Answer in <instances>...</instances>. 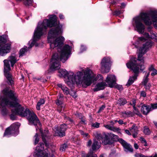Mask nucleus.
Listing matches in <instances>:
<instances>
[{"label":"nucleus","instance_id":"obj_1","mask_svg":"<svg viewBox=\"0 0 157 157\" xmlns=\"http://www.w3.org/2000/svg\"><path fill=\"white\" fill-rule=\"evenodd\" d=\"M56 27L52 28L48 33V41L50 43L51 48H56L58 53H55L52 56L51 61L52 70H56L60 68V61L64 63L68 58L71 51V48L68 45H65L61 48L63 44L64 38L62 36H59L56 38V37L62 33V25L57 24Z\"/></svg>","mask_w":157,"mask_h":157},{"label":"nucleus","instance_id":"obj_2","mask_svg":"<svg viewBox=\"0 0 157 157\" xmlns=\"http://www.w3.org/2000/svg\"><path fill=\"white\" fill-rule=\"evenodd\" d=\"M83 72L84 74L81 72L78 71L74 74L73 72H68L65 69H60L59 71V72L62 76L67 77L68 81L67 82L80 83L84 88L90 86L93 82L96 81L98 79L101 80L103 78L102 76L100 74L95 78V75L92 71L88 68L86 69Z\"/></svg>","mask_w":157,"mask_h":157},{"label":"nucleus","instance_id":"obj_3","mask_svg":"<svg viewBox=\"0 0 157 157\" xmlns=\"http://www.w3.org/2000/svg\"><path fill=\"white\" fill-rule=\"evenodd\" d=\"M57 17L55 15H53L50 17L49 20L44 19L42 23H38L36 29L35 30L33 40L30 41L29 43H30L28 48L26 46H24L23 48L20 49L19 52V56H23L25 52H26L29 49L35 45L38 46V44L36 43V41L40 39L41 36L43 35L44 32L47 29L48 27H52L56 26L57 25Z\"/></svg>","mask_w":157,"mask_h":157},{"label":"nucleus","instance_id":"obj_4","mask_svg":"<svg viewBox=\"0 0 157 157\" xmlns=\"http://www.w3.org/2000/svg\"><path fill=\"white\" fill-rule=\"evenodd\" d=\"M11 107L14 108L11 110L12 114L10 115L11 120H16V115H18L21 117H25L28 121V124L30 125H34L36 126L38 124H40L37 116L33 111L29 110L28 108L24 110V108L21 105L20 107Z\"/></svg>","mask_w":157,"mask_h":157},{"label":"nucleus","instance_id":"obj_5","mask_svg":"<svg viewBox=\"0 0 157 157\" xmlns=\"http://www.w3.org/2000/svg\"><path fill=\"white\" fill-rule=\"evenodd\" d=\"M151 17L152 19L149 14L143 13L133 19L137 31L140 33L142 34L145 28L144 25L142 23V21L146 25H149L153 23L155 27L157 29V12H153L151 14Z\"/></svg>","mask_w":157,"mask_h":157},{"label":"nucleus","instance_id":"obj_6","mask_svg":"<svg viewBox=\"0 0 157 157\" xmlns=\"http://www.w3.org/2000/svg\"><path fill=\"white\" fill-rule=\"evenodd\" d=\"M95 136L98 140H101L102 144L104 145L111 144L113 142L118 140L122 144L125 151L132 152L133 151V149L130 144L122 139H119L117 135L112 133L106 134L105 132L102 133L97 132L95 133Z\"/></svg>","mask_w":157,"mask_h":157},{"label":"nucleus","instance_id":"obj_7","mask_svg":"<svg viewBox=\"0 0 157 157\" xmlns=\"http://www.w3.org/2000/svg\"><path fill=\"white\" fill-rule=\"evenodd\" d=\"M2 92L5 97L11 99L12 101H10L8 99L1 97L0 98V108L6 105H9L10 107L21 106L18 95L14 91L6 88L3 90Z\"/></svg>","mask_w":157,"mask_h":157},{"label":"nucleus","instance_id":"obj_8","mask_svg":"<svg viewBox=\"0 0 157 157\" xmlns=\"http://www.w3.org/2000/svg\"><path fill=\"white\" fill-rule=\"evenodd\" d=\"M139 63V62L137 61L136 58H133L131 59L129 62L126 64L127 67L131 69L135 73L133 76L130 77L126 84V85L128 86L131 85L136 79L140 68V65H141V63H140L138 64Z\"/></svg>","mask_w":157,"mask_h":157},{"label":"nucleus","instance_id":"obj_9","mask_svg":"<svg viewBox=\"0 0 157 157\" xmlns=\"http://www.w3.org/2000/svg\"><path fill=\"white\" fill-rule=\"evenodd\" d=\"M17 61L16 56L13 55L10 56L8 57V60L5 59L3 61L4 66V75L9 82V83L11 85L13 84V81L12 79V75L9 72L11 68L9 61L10 62L11 67H13Z\"/></svg>","mask_w":157,"mask_h":157},{"label":"nucleus","instance_id":"obj_10","mask_svg":"<svg viewBox=\"0 0 157 157\" xmlns=\"http://www.w3.org/2000/svg\"><path fill=\"white\" fill-rule=\"evenodd\" d=\"M152 44V42L150 41L147 42L144 44H143L142 47L140 48L139 49L137 62H140L141 65H140V70L142 71H143L145 68L144 65V59L142 56L147 52V50L149 48L151 47Z\"/></svg>","mask_w":157,"mask_h":157},{"label":"nucleus","instance_id":"obj_11","mask_svg":"<svg viewBox=\"0 0 157 157\" xmlns=\"http://www.w3.org/2000/svg\"><path fill=\"white\" fill-rule=\"evenodd\" d=\"M7 37L5 35L0 36V55L3 56L10 51L11 44H5L7 41Z\"/></svg>","mask_w":157,"mask_h":157},{"label":"nucleus","instance_id":"obj_12","mask_svg":"<svg viewBox=\"0 0 157 157\" xmlns=\"http://www.w3.org/2000/svg\"><path fill=\"white\" fill-rule=\"evenodd\" d=\"M44 146L43 143H40L36 147L34 154L35 157H48V148L44 151Z\"/></svg>","mask_w":157,"mask_h":157},{"label":"nucleus","instance_id":"obj_13","mask_svg":"<svg viewBox=\"0 0 157 157\" xmlns=\"http://www.w3.org/2000/svg\"><path fill=\"white\" fill-rule=\"evenodd\" d=\"M111 63V60L109 57H104L102 59L101 63V71L104 73L108 72L110 69Z\"/></svg>","mask_w":157,"mask_h":157},{"label":"nucleus","instance_id":"obj_14","mask_svg":"<svg viewBox=\"0 0 157 157\" xmlns=\"http://www.w3.org/2000/svg\"><path fill=\"white\" fill-rule=\"evenodd\" d=\"M18 127L16 124H13L7 128L4 133V136L12 135L16 136L18 133Z\"/></svg>","mask_w":157,"mask_h":157},{"label":"nucleus","instance_id":"obj_15","mask_svg":"<svg viewBox=\"0 0 157 157\" xmlns=\"http://www.w3.org/2000/svg\"><path fill=\"white\" fill-rule=\"evenodd\" d=\"M68 128L65 124L61 125L60 127L57 128L55 131L56 135L60 137L64 136L65 135V131Z\"/></svg>","mask_w":157,"mask_h":157},{"label":"nucleus","instance_id":"obj_16","mask_svg":"<svg viewBox=\"0 0 157 157\" xmlns=\"http://www.w3.org/2000/svg\"><path fill=\"white\" fill-rule=\"evenodd\" d=\"M105 82L110 87H113L116 84L117 81L116 76L113 75H107Z\"/></svg>","mask_w":157,"mask_h":157},{"label":"nucleus","instance_id":"obj_17","mask_svg":"<svg viewBox=\"0 0 157 157\" xmlns=\"http://www.w3.org/2000/svg\"><path fill=\"white\" fill-rule=\"evenodd\" d=\"M151 111V106L147 105H143L141 108V111L144 115L147 114Z\"/></svg>","mask_w":157,"mask_h":157},{"label":"nucleus","instance_id":"obj_18","mask_svg":"<svg viewBox=\"0 0 157 157\" xmlns=\"http://www.w3.org/2000/svg\"><path fill=\"white\" fill-rule=\"evenodd\" d=\"M106 85V84L104 82L98 83L96 85L94 89V91H97L103 90Z\"/></svg>","mask_w":157,"mask_h":157},{"label":"nucleus","instance_id":"obj_19","mask_svg":"<svg viewBox=\"0 0 157 157\" xmlns=\"http://www.w3.org/2000/svg\"><path fill=\"white\" fill-rule=\"evenodd\" d=\"M101 142L98 143L96 140H94L91 147L93 151L97 150L100 147Z\"/></svg>","mask_w":157,"mask_h":157},{"label":"nucleus","instance_id":"obj_20","mask_svg":"<svg viewBox=\"0 0 157 157\" xmlns=\"http://www.w3.org/2000/svg\"><path fill=\"white\" fill-rule=\"evenodd\" d=\"M104 126L106 128L115 132L121 130V129L119 128H117L110 125H104Z\"/></svg>","mask_w":157,"mask_h":157},{"label":"nucleus","instance_id":"obj_21","mask_svg":"<svg viewBox=\"0 0 157 157\" xmlns=\"http://www.w3.org/2000/svg\"><path fill=\"white\" fill-rule=\"evenodd\" d=\"M48 131H45L44 133H41V136L42 137V140L44 143L46 147H47L48 146V144L47 143L46 139V138H47V134L48 133Z\"/></svg>","mask_w":157,"mask_h":157},{"label":"nucleus","instance_id":"obj_22","mask_svg":"<svg viewBox=\"0 0 157 157\" xmlns=\"http://www.w3.org/2000/svg\"><path fill=\"white\" fill-rule=\"evenodd\" d=\"M150 72H148L147 75L144 77L143 81L142 82V85H145V84L147 83L149 80L148 77L150 75Z\"/></svg>","mask_w":157,"mask_h":157},{"label":"nucleus","instance_id":"obj_23","mask_svg":"<svg viewBox=\"0 0 157 157\" xmlns=\"http://www.w3.org/2000/svg\"><path fill=\"white\" fill-rule=\"evenodd\" d=\"M17 2L23 1L24 4L26 6H29L33 2V0H16Z\"/></svg>","mask_w":157,"mask_h":157},{"label":"nucleus","instance_id":"obj_24","mask_svg":"<svg viewBox=\"0 0 157 157\" xmlns=\"http://www.w3.org/2000/svg\"><path fill=\"white\" fill-rule=\"evenodd\" d=\"M45 103V101L44 99H40L38 102L36 106V108L37 110H40V106L41 105L44 104Z\"/></svg>","mask_w":157,"mask_h":157},{"label":"nucleus","instance_id":"obj_25","mask_svg":"<svg viewBox=\"0 0 157 157\" xmlns=\"http://www.w3.org/2000/svg\"><path fill=\"white\" fill-rule=\"evenodd\" d=\"M131 132L132 133L138 132V128L136 124H134L133 125L131 128H130Z\"/></svg>","mask_w":157,"mask_h":157},{"label":"nucleus","instance_id":"obj_26","mask_svg":"<svg viewBox=\"0 0 157 157\" xmlns=\"http://www.w3.org/2000/svg\"><path fill=\"white\" fill-rule=\"evenodd\" d=\"M127 103L126 100L123 98H120L118 100V104L120 105H123Z\"/></svg>","mask_w":157,"mask_h":157},{"label":"nucleus","instance_id":"obj_27","mask_svg":"<svg viewBox=\"0 0 157 157\" xmlns=\"http://www.w3.org/2000/svg\"><path fill=\"white\" fill-rule=\"evenodd\" d=\"M62 89L63 90V92L66 95H67L70 94L69 89L65 86H62Z\"/></svg>","mask_w":157,"mask_h":157},{"label":"nucleus","instance_id":"obj_28","mask_svg":"<svg viewBox=\"0 0 157 157\" xmlns=\"http://www.w3.org/2000/svg\"><path fill=\"white\" fill-rule=\"evenodd\" d=\"M143 132L145 135H149L150 134V131L146 126H145L144 128Z\"/></svg>","mask_w":157,"mask_h":157},{"label":"nucleus","instance_id":"obj_29","mask_svg":"<svg viewBox=\"0 0 157 157\" xmlns=\"http://www.w3.org/2000/svg\"><path fill=\"white\" fill-rule=\"evenodd\" d=\"M67 144H64L61 145L59 150L61 151H64L67 148Z\"/></svg>","mask_w":157,"mask_h":157},{"label":"nucleus","instance_id":"obj_30","mask_svg":"<svg viewBox=\"0 0 157 157\" xmlns=\"http://www.w3.org/2000/svg\"><path fill=\"white\" fill-rule=\"evenodd\" d=\"M133 109L134 111L133 113V114L134 113L139 116H141V114L140 113V111L138 110L135 107H133Z\"/></svg>","mask_w":157,"mask_h":157},{"label":"nucleus","instance_id":"obj_31","mask_svg":"<svg viewBox=\"0 0 157 157\" xmlns=\"http://www.w3.org/2000/svg\"><path fill=\"white\" fill-rule=\"evenodd\" d=\"M82 157H97V155L95 154H93V152L90 153L86 155V156H82Z\"/></svg>","mask_w":157,"mask_h":157},{"label":"nucleus","instance_id":"obj_32","mask_svg":"<svg viewBox=\"0 0 157 157\" xmlns=\"http://www.w3.org/2000/svg\"><path fill=\"white\" fill-rule=\"evenodd\" d=\"M35 138L34 144L35 145L39 141V138L38 137V134L37 133H36L34 136Z\"/></svg>","mask_w":157,"mask_h":157},{"label":"nucleus","instance_id":"obj_33","mask_svg":"<svg viewBox=\"0 0 157 157\" xmlns=\"http://www.w3.org/2000/svg\"><path fill=\"white\" fill-rule=\"evenodd\" d=\"M151 110L155 109H157V103H151Z\"/></svg>","mask_w":157,"mask_h":157},{"label":"nucleus","instance_id":"obj_34","mask_svg":"<svg viewBox=\"0 0 157 157\" xmlns=\"http://www.w3.org/2000/svg\"><path fill=\"white\" fill-rule=\"evenodd\" d=\"M69 94L71 96L75 98H76L77 97V96L76 95V92L75 91H72Z\"/></svg>","mask_w":157,"mask_h":157},{"label":"nucleus","instance_id":"obj_35","mask_svg":"<svg viewBox=\"0 0 157 157\" xmlns=\"http://www.w3.org/2000/svg\"><path fill=\"white\" fill-rule=\"evenodd\" d=\"M6 105L4 107H2L1 108H3V109H2V114L3 115H6L7 113V110L5 108V107L6 106Z\"/></svg>","mask_w":157,"mask_h":157},{"label":"nucleus","instance_id":"obj_36","mask_svg":"<svg viewBox=\"0 0 157 157\" xmlns=\"http://www.w3.org/2000/svg\"><path fill=\"white\" fill-rule=\"evenodd\" d=\"M129 104L132 105L133 108L135 107L136 105V100L134 99H133L132 101H131Z\"/></svg>","mask_w":157,"mask_h":157},{"label":"nucleus","instance_id":"obj_37","mask_svg":"<svg viewBox=\"0 0 157 157\" xmlns=\"http://www.w3.org/2000/svg\"><path fill=\"white\" fill-rule=\"evenodd\" d=\"M100 124L99 123L95 122L94 123H93L91 125V126L93 127L98 128L99 127Z\"/></svg>","mask_w":157,"mask_h":157},{"label":"nucleus","instance_id":"obj_38","mask_svg":"<svg viewBox=\"0 0 157 157\" xmlns=\"http://www.w3.org/2000/svg\"><path fill=\"white\" fill-rule=\"evenodd\" d=\"M114 87H115L116 88L120 90H123V88L121 86L117 85L116 83Z\"/></svg>","mask_w":157,"mask_h":157},{"label":"nucleus","instance_id":"obj_39","mask_svg":"<svg viewBox=\"0 0 157 157\" xmlns=\"http://www.w3.org/2000/svg\"><path fill=\"white\" fill-rule=\"evenodd\" d=\"M61 97L62 98V97L60 96L59 98L58 99L56 102V104L57 105H60L62 104V101L60 99Z\"/></svg>","mask_w":157,"mask_h":157},{"label":"nucleus","instance_id":"obj_40","mask_svg":"<svg viewBox=\"0 0 157 157\" xmlns=\"http://www.w3.org/2000/svg\"><path fill=\"white\" fill-rule=\"evenodd\" d=\"M145 88L146 90H149L151 86V85L150 83L145 84V85H143Z\"/></svg>","mask_w":157,"mask_h":157},{"label":"nucleus","instance_id":"obj_41","mask_svg":"<svg viewBox=\"0 0 157 157\" xmlns=\"http://www.w3.org/2000/svg\"><path fill=\"white\" fill-rule=\"evenodd\" d=\"M140 97H145L146 96L147 94L146 92L144 91H142L140 92Z\"/></svg>","mask_w":157,"mask_h":157},{"label":"nucleus","instance_id":"obj_42","mask_svg":"<svg viewBox=\"0 0 157 157\" xmlns=\"http://www.w3.org/2000/svg\"><path fill=\"white\" fill-rule=\"evenodd\" d=\"M105 105H102L99 108L98 111V113H99L101 112L105 108Z\"/></svg>","mask_w":157,"mask_h":157},{"label":"nucleus","instance_id":"obj_43","mask_svg":"<svg viewBox=\"0 0 157 157\" xmlns=\"http://www.w3.org/2000/svg\"><path fill=\"white\" fill-rule=\"evenodd\" d=\"M151 71L152 72L151 73V76H153L157 74V70L156 69H155Z\"/></svg>","mask_w":157,"mask_h":157},{"label":"nucleus","instance_id":"obj_44","mask_svg":"<svg viewBox=\"0 0 157 157\" xmlns=\"http://www.w3.org/2000/svg\"><path fill=\"white\" fill-rule=\"evenodd\" d=\"M65 120L67 122L68 121L70 122L71 123L73 122V121L71 119H70L69 117H65Z\"/></svg>","mask_w":157,"mask_h":157},{"label":"nucleus","instance_id":"obj_45","mask_svg":"<svg viewBox=\"0 0 157 157\" xmlns=\"http://www.w3.org/2000/svg\"><path fill=\"white\" fill-rule=\"evenodd\" d=\"M151 39H155L157 41V33L156 34H152L151 35Z\"/></svg>","mask_w":157,"mask_h":157},{"label":"nucleus","instance_id":"obj_46","mask_svg":"<svg viewBox=\"0 0 157 157\" xmlns=\"http://www.w3.org/2000/svg\"><path fill=\"white\" fill-rule=\"evenodd\" d=\"M141 140L142 143L144 144V145L145 146H147V142L145 139L143 138H141Z\"/></svg>","mask_w":157,"mask_h":157},{"label":"nucleus","instance_id":"obj_47","mask_svg":"<svg viewBox=\"0 0 157 157\" xmlns=\"http://www.w3.org/2000/svg\"><path fill=\"white\" fill-rule=\"evenodd\" d=\"M121 12L120 10H116L114 12L113 14L116 15H118L120 14Z\"/></svg>","mask_w":157,"mask_h":157},{"label":"nucleus","instance_id":"obj_48","mask_svg":"<svg viewBox=\"0 0 157 157\" xmlns=\"http://www.w3.org/2000/svg\"><path fill=\"white\" fill-rule=\"evenodd\" d=\"M125 113L126 115H129L130 116H132L134 115L133 113L130 111H129L127 112H125Z\"/></svg>","mask_w":157,"mask_h":157},{"label":"nucleus","instance_id":"obj_49","mask_svg":"<svg viewBox=\"0 0 157 157\" xmlns=\"http://www.w3.org/2000/svg\"><path fill=\"white\" fill-rule=\"evenodd\" d=\"M155 69L153 65H151L149 68V71H151Z\"/></svg>","mask_w":157,"mask_h":157},{"label":"nucleus","instance_id":"obj_50","mask_svg":"<svg viewBox=\"0 0 157 157\" xmlns=\"http://www.w3.org/2000/svg\"><path fill=\"white\" fill-rule=\"evenodd\" d=\"M136 157H146V156L142 154H137L135 155Z\"/></svg>","mask_w":157,"mask_h":157},{"label":"nucleus","instance_id":"obj_51","mask_svg":"<svg viewBox=\"0 0 157 157\" xmlns=\"http://www.w3.org/2000/svg\"><path fill=\"white\" fill-rule=\"evenodd\" d=\"M92 144V141L90 140L88 141L87 144V146L88 147H90Z\"/></svg>","mask_w":157,"mask_h":157},{"label":"nucleus","instance_id":"obj_52","mask_svg":"<svg viewBox=\"0 0 157 157\" xmlns=\"http://www.w3.org/2000/svg\"><path fill=\"white\" fill-rule=\"evenodd\" d=\"M144 36L147 38H149L150 37L149 34L147 33H145L144 34Z\"/></svg>","mask_w":157,"mask_h":157},{"label":"nucleus","instance_id":"obj_53","mask_svg":"<svg viewBox=\"0 0 157 157\" xmlns=\"http://www.w3.org/2000/svg\"><path fill=\"white\" fill-rule=\"evenodd\" d=\"M138 39L140 41H144L145 40V39L143 37H139Z\"/></svg>","mask_w":157,"mask_h":157},{"label":"nucleus","instance_id":"obj_54","mask_svg":"<svg viewBox=\"0 0 157 157\" xmlns=\"http://www.w3.org/2000/svg\"><path fill=\"white\" fill-rule=\"evenodd\" d=\"M125 132L129 135H131V134L129 131L128 130H125Z\"/></svg>","mask_w":157,"mask_h":157},{"label":"nucleus","instance_id":"obj_55","mask_svg":"<svg viewBox=\"0 0 157 157\" xmlns=\"http://www.w3.org/2000/svg\"><path fill=\"white\" fill-rule=\"evenodd\" d=\"M117 122L121 124H122L124 123L123 121L122 120H120L117 121Z\"/></svg>","mask_w":157,"mask_h":157},{"label":"nucleus","instance_id":"obj_56","mask_svg":"<svg viewBox=\"0 0 157 157\" xmlns=\"http://www.w3.org/2000/svg\"><path fill=\"white\" fill-rule=\"evenodd\" d=\"M137 133L138 132H134V133H133V134H132V136H133V137L134 138H136V137H137Z\"/></svg>","mask_w":157,"mask_h":157},{"label":"nucleus","instance_id":"obj_57","mask_svg":"<svg viewBox=\"0 0 157 157\" xmlns=\"http://www.w3.org/2000/svg\"><path fill=\"white\" fill-rule=\"evenodd\" d=\"M79 132L83 136L84 135V134L85 133L82 130H79Z\"/></svg>","mask_w":157,"mask_h":157},{"label":"nucleus","instance_id":"obj_58","mask_svg":"<svg viewBox=\"0 0 157 157\" xmlns=\"http://www.w3.org/2000/svg\"><path fill=\"white\" fill-rule=\"evenodd\" d=\"M134 147L136 149H138V144L136 143L134 144Z\"/></svg>","mask_w":157,"mask_h":157},{"label":"nucleus","instance_id":"obj_59","mask_svg":"<svg viewBox=\"0 0 157 157\" xmlns=\"http://www.w3.org/2000/svg\"><path fill=\"white\" fill-rule=\"evenodd\" d=\"M59 17L61 19H63L64 18L63 16L61 14L59 15Z\"/></svg>","mask_w":157,"mask_h":157},{"label":"nucleus","instance_id":"obj_60","mask_svg":"<svg viewBox=\"0 0 157 157\" xmlns=\"http://www.w3.org/2000/svg\"><path fill=\"white\" fill-rule=\"evenodd\" d=\"M88 136V133H85L84 135L83 136V137H87Z\"/></svg>","mask_w":157,"mask_h":157},{"label":"nucleus","instance_id":"obj_61","mask_svg":"<svg viewBox=\"0 0 157 157\" xmlns=\"http://www.w3.org/2000/svg\"><path fill=\"white\" fill-rule=\"evenodd\" d=\"M121 6L122 7H124L125 6V4L123 3H122L121 4Z\"/></svg>","mask_w":157,"mask_h":157},{"label":"nucleus","instance_id":"obj_62","mask_svg":"<svg viewBox=\"0 0 157 157\" xmlns=\"http://www.w3.org/2000/svg\"><path fill=\"white\" fill-rule=\"evenodd\" d=\"M153 123L156 126V128H157V122L156 121H154Z\"/></svg>","mask_w":157,"mask_h":157},{"label":"nucleus","instance_id":"obj_63","mask_svg":"<svg viewBox=\"0 0 157 157\" xmlns=\"http://www.w3.org/2000/svg\"><path fill=\"white\" fill-rule=\"evenodd\" d=\"M58 86L59 87H61L62 88V86H62L61 84H59L58 85Z\"/></svg>","mask_w":157,"mask_h":157},{"label":"nucleus","instance_id":"obj_64","mask_svg":"<svg viewBox=\"0 0 157 157\" xmlns=\"http://www.w3.org/2000/svg\"><path fill=\"white\" fill-rule=\"evenodd\" d=\"M60 107H61V106H60L59 107H58V109H57L58 111L59 112H61V110H59V108H60Z\"/></svg>","mask_w":157,"mask_h":157}]
</instances>
